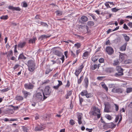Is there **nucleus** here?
Masks as SVG:
<instances>
[{"label":"nucleus","instance_id":"obj_14","mask_svg":"<svg viewBox=\"0 0 132 132\" xmlns=\"http://www.w3.org/2000/svg\"><path fill=\"white\" fill-rule=\"evenodd\" d=\"M22 93L24 95V98H27L28 95H30L31 94L29 92L25 91H22Z\"/></svg>","mask_w":132,"mask_h":132},{"label":"nucleus","instance_id":"obj_41","mask_svg":"<svg viewBox=\"0 0 132 132\" xmlns=\"http://www.w3.org/2000/svg\"><path fill=\"white\" fill-rule=\"evenodd\" d=\"M81 44L80 43H77L74 44V46L76 47L77 49H78L80 47Z\"/></svg>","mask_w":132,"mask_h":132},{"label":"nucleus","instance_id":"obj_43","mask_svg":"<svg viewBox=\"0 0 132 132\" xmlns=\"http://www.w3.org/2000/svg\"><path fill=\"white\" fill-rule=\"evenodd\" d=\"M13 54V52L12 51V50H10L9 52L7 55L8 57H10L12 56Z\"/></svg>","mask_w":132,"mask_h":132},{"label":"nucleus","instance_id":"obj_30","mask_svg":"<svg viewBox=\"0 0 132 132\" xmlns=\"http://www.w3.org/2000/svg\"><path fill=\"white\" fill-rule=\"evenodd\" d=\"M116 69L117 71L118 72H123V69L120 66H117Z\"/></svg>","mask_w":132,"mask_h":132},{"label":"nucleus","instance_id":"obj_55","mask_svg":"<svg viewBox=\"0 0 132 132\" xmlns=\"http://www.w3.org/2000/svg\"><path fill=\"white\" fill-rule=\"evenodd\" d=\"M70 85V83L69 80L67 81V84L65 85V87H69Z\"/></svg>","mask_w":132,"mask_h":132},{"label":"nucleus","instance_id":"obj_1","mask_svg":"<svg viewBox=\"0 0 132 132\" xmlns=\"http://www.w3.org/2000/svg\"><path fill=\"white\" fill-rule=\"evenodd\" d=\"M43 90L38 88L36 93L33 96V97L38 102L42 101L43 98Z\"/></svg>","mask_w":132,"mask_h":132},{"label":"nucleus","instance_id":"obj_31","mask_svg":"<svg viewBox=\"0 0 132 132\" xmlns=\"http://www.w3.org/2000/svg\"><path fill=\"white\" fill-rule=\"evenodd\" d=\"M94 22L93 21H88L87 22V25L89 27H92L94 26Z\"/></svg>","mask_w":132,"mask_h":132},{"label":"nucleus","instance_id":"obj_64","mask_svg":"<svg viewBox=\"0 0 132 132\" xmlns=\"http://www.w3.org/2000/svg\"><path fill=\"white\" fill-rule=\"evenodd\" d=\"M127 25L129 26L130 28H132V22H130L128 23L127 24Z\"/></svg>","mask_w":132,"mask_h":132},{"label":"nucleus","instance_id":"obj_42","mask_svg":"<svg viewBox=\"0 0 132 132\" xmlns=\"http://www.w3.org/2000/svg\"><path fill=\"white\" fill-rule=\"evenodd\" d=\"M98 59V56H95L92 57V61L94 62H95Z\"/></svg>","mask_w":132,"mask_h":132},{"label":"nucleus","instance_id":"obj_23","mask_svg":"<svg viewBox=\"0 0 132 132\" xmlns=\"http://www.w3.org/2000/svg\"><path fill=\"white\" fill-rule=\"evenodd\" d=\"M125 58L124 54H120L119 55V60L120 62H122L124 60Z\"/></svg>","mask_w":132,"mask_h":132},{"label":"nucleus","instance_id":"obj_17","mask_svg":"<svg viewBox=\"0 0 132 132\" xmlns=\"http://www.w3.org/2000/svg\"><path fill=\"white\" fill-rule=\"evenodd\" d=\"M26 59V57L24 55L23 53H22L20 54L18 57V60H19L20 59H23L24 60Z\"/></svg>","mask_w":132,"mask_h":132},{"label":"nucleus","instance_id":"obj_36","mask_svg":"<svg viewBox=\"0 0 132 132\" xmlns=\"http://www.w3.org/2000/svg\"><path fill=\"white\" fill-rule=\"evenodd\" d=\"M79 97V104L80 105L82 106V102L84 100L83 98L81 97L80 96V95H78Z\"/></svg>","mask_w":132,"mask_h":132},{"label":"nucleus","instance_id":"obj_44","mask_svg":"<svg viewBox=\"0 0 132 132\" xmlns=\"http://www.w3.org/2000/svg\"><path fill=\"white\" fill-rule=\"evenodd\" d=\"M21 65L19 64H16L13 67V69L14 70L16 71L17 70V69L20 67Z\"/></svg>","mask_w":132,"mask_h":132},{"label":"nucleus","instance_id":"obj_53","mask_svg":"<svg viewBox=\"0 0 132 132\" xmlns=\"http://www.w3.org/2000/svg\"><path fill=\"white\" fill-rule=\"evenodd\" d=\"M69 123L72 126L75 124V122L72 119H71L70 120Z\"/></svg>","mask_w":132,"mask_h":132},{"label":"nucleus","instance_id":"obj_56","mask_svg":"<svg viewBox=\"0 0 132 132\" xmlns=\"http://www.w3.org/2000/svg\"><path fill=\"white\" fill-rule=\"evenodd\" d=\"M114 105L115 106V110L116 111H118L119 110V106L116 104H114Z\"/></svg>","mask_w":132,"mask_h":132},{"label":"nucleus","instance_id":"obj_50","mask_svg":"<svg viewBox=\"0 0 132 132\" xmlns=\"http://www.w3.org/2000/svg\"><path fill=\"white\" fill-rule=\"evenodd\" d=\"M109 2H106L104 4L106 6V7L107 8H111V7L109 5Z\"/></svg>","mask_w":132,"mask_h":132},{"label":"nucleus","instance_id":"obj_21","mask_svg":"<svg viewBox=\"0 0 132 132\" xmlns=\"http://www.w3.org/2000/svg\"><path fill=\"white\" fill-rule=\"evenodd\" d=\"M88 52L87 51L85 52L84 53L83 55L82 56L83 59H87L88 57Z\"/></svg>","mask_w":132,"mask_h":132},{"label":"nucleus","instance_id":"obj_2","mask_svg":"<svg viewBox=\"0 0 132 132\" xmlns=\"http://www.w3.org/2000/svg\"><path fill=\"white\" fill-rule=\"evenodd\" d=\"M26 65L28 67V70L31 72H33L36 67L35 61L32 60H29L28 61Z\"/></svg>","mask_w":132,"mask_h":132},{"label":"nucleus","instance_id":"obj_13","mask_svg":"<svg viewBox=\"0 0 132 132\" xmlns=\"http://www.w3.org/2000/svg\"><path fill=\"white\" fill-rule=\"evenodd\" d=\"M84 81L85 84V87L86 88H87L89 84V80L87 77L86 76L85 77L84 80Z\"/></svg>","mask_w":132,"mask_h":132},{"label":"nucleus","instance_id":"obj_58","mask_svg":"<svg viewBox=\"0 0 132 132\" xmlns=\"http://www.w3.org/2000/svg\"><path fill=\"white\" fill-rule=\"evenodd\" d=\"M105 117L106 118L109 120H110L112 119L110 115H106Z\"/></svg>","mask_w":132,"mask_h":132},{"label":"nucleus","instance_id":"obj_24","mask_svg":"<svg viewBox=\"0 0 132 132\" xmlns=\"http://www.w3.org/2000/svg\"><path fill=\"white\" fill-rule=\"evenodd\" d=\"M120 62L119 59L115 60L113 61V65L114 66L119 65V64Z\"/></svg>","mask_w":132,"mask_h":132},{"label":"nucleus","instance_id":"obj_27","mask_svg":"<svg viewBox=\"0 0 132 132\" xmlns=\"http://www.w3.org/2000/svg\"><path fill=\"white\" fill-rule=\"evenodd\" d=\"M48 37V36L47 35H43L40 36L39 38V39L41 41L42 40L45 38H47Z\"/></svg>","mask_w":132,"mask_h":132},{"label":"nucleus","instance_id":"obj_45","mask_svg":"<svg viewBox=\"0 0 132 132\" xmlns=\"http://www.w3.org/2000/svg\"><path fill=\"white\" fill-rule=\"evenodd\" d=\"M108 86L109 88H114L115 87V85L114 84H110L108 85Z\"/></svg>","mask_w":132,"mask_h":132},{"label":"nucleus","instance_id":"obj_57","mask_svg":"<svg viewBox=\"0 0 132 132\" xmlns=\"http://www.w3.org/2000/svg\"><path fill=\"white\" fill-rule=\"evenodd\" d=\"M9 89L7 88L1 90V91L2 92H5L9 90Z\"/></svg>","mask_w":132,"mask_h":132},{"label":"nucleus","instance_id":"obj_8","mask_svg":"<svg viewBox=\"0 0 132 132\" xmlns=\"http://www.w3.org/2000/svg\"><path fill=\"white\" fill-rule=\"evenodd\" d=\"M8 9L13 11H20L21 9L19 7H14L12 6H10L8 7Z\"/></svg>","mask_w":132,"mask_h":132},{"label":"nucleus","instance_id":"obj_38","mask_svg":"<svg viewBox=\"0 0 132 132\" xmlns=\"http://www.w3.org/2000/svg\"><path fill=\"white\" fill-rule=\"evenodd\" d=\"M69 53H70L71 56L74 58L76 57L75 54L73 52V51L71 50L70 49L69 51Z\"/></svg>","mask_w":132,"mask_h":132},{"label":"nucleus","instance_id":"obj_49","mask_svg":"<svg viewBox=\"0 0 132 132\" xmlns=\"http://www.w3.org/2000/svg\"><path fill=\"white\" fill-rule=\"evenodd\" d=\"M132 92V88H128L126 89V92L127 93H130Z\"/></svg>","mask_w":132,"mask_h":132},{"label":"nucleus","instance_id":"obj_7","mask_svg":"<svg viewBox=\"0 0 132 132\" xmlns=\"http://www.w3.org/2000/svg\"><path fill=\"white\" fill-rule=\"evenodd\" d=\"M116 125H114L112 122L110 123H105V126L108 128H115Z\"/></svg>","mask_w":132,"mask_h":132},{"label":"nucleus","instance_id":"obj_28","mask_svg":"<svg viewBox=\"0 0 132 132\" xmlns=\"http://www.w3.org/2000/svg\"><path fill=\"white\" fill-rule=\"evenodd\" d=\"M122 36L124 38L125 40L127 42L129 40L130 38L126 34H123Z\"/></svg>","mask_w":132,"mask_h":132},{"label":"nucleus","instance_id":"obj_35","mask_svg":"<svg viewBox=\"0 0 132 132\" xmlns=\"http://www.w3.org/2000/svg\"><path fill=\"white\" fill-rule=\"evenodd\" d=\"M82 71L81 70H80L79 69H78V70H76V72L75 73V74L77 77H78L79 75Z\"/></svg>","mask_w":132,"mask_h":132},{"label":"nucleus","instance_id":"obj_5","mask_svg":"<svg viewBox=\"0 0 132 132\" xmlns=\"http://www.w3.org/2000/svg\"><path fill=\"white\" fill-rule=\"evenodd\" d=\"M32 83L29 82L25 84L24 86L26 90H30L32 89L34 87L35 82L32 81Z\"/></svg>","mask_w":132,"mask_h":132},{"label":"nucleus","instance_id":"obj_9","mask_svg":"<svg viewBox=\"0 0 132 132\" xmlns=\"http://www.w3.org/2000/svg\"><path fill=\"white\" fill-rule=\"evenodd\" d=\"M46 70L45 71V74L46 75L48 74L50 72L52 71L53 70V68L51 69L50 68V65H46Z\"/></svg>","mask_w":132,"mask_h":132},{"label":"nucleus","instance_id":"obj_6","mask_svg":"<svg viewBox=\"0 0 132 132\" xmlns=\"http://www.w3.org/2000/svg\"><path fill=\"white\" fill-rule=\"evenodd\" d=\"M105 51L108 54L110 55H112L114 52L113 49L110 46L107 47L106 48Z\"/></svg>","mask_w":132,"mask_h":132},{"label":"nucleus","instance_id":"obj_63","mask_svg":"<svg viewBox=\"0 0 132 132\" xmlns=\"http://www.w3.org/2000/svg\"><path fill=\"white\" fill-rule=\"evenodd\" d=\"M49 81V80H44V81L42 82V84H47L48 83Z\"/></svg>","mask_w":132,"mask_h":132},{"label":"nucleus","instance_id":"obj_46","mask_svg":"<svg viewBox=\"0 0 132 132\" xmlns=\"http://www.w3.org/2000/svg\"><path fill=\"white\" fill-rule=\"evenodd\" d=\"M83 76H82L80 77L79 79H78V84H80L82 80Z\"/></svg>","mask_w":132,"mask_h":132},{"label":"nucleus","instance_id":"obj_29","mask_svg":"<svg viewBox=\"0 0 132 132\" xmlns=\"http://www.w3.org/2000/svg\"><path fill=\"white\" fill-rule=\"evenodd\" d=\"M123 72H118L117 73H116L115 74V76L116 77H118L120 76L123 75Z\"/></svg>","mask_w":132,"mask_h":132},{"label":"nucleus","instance_id":"obj_32","mask_svg":"<svg viewBox=\"0 0 132 132\" xmlns=\"http://www.w3.org/2000/svg\"><path fill=\"white\" fill-rule=\"evenodd\" d=\"M123 91V89L121 88H117L116 93L121 94L122 93Z\"/></svg>","mask_w":132,"mask_h":132},{"label":"nucleus","instance_id":"obj_40","mask_svg":"<svg viewBox=\"0 0 132 132\" xmlns=\"http://www.w3.org/2000/svg\"><path fill=\"white\" fill-rule=\"evenodd\" d=\"M8 18V16L7 15H6L2 16L0 17V18L1 19L5 20L7 19Z\"/></svg>","mask_w":132,"mask_h":132},{"label":"nucleus","instance_id":"obj_10","mask_svg":"<svg viewBox=\"0 0 132 132\" xmlns=\"http://www.w3.org/2000/svg\"><path fill=\"white\" fill-rule=\"evenodd\" d=\"M26 42H20L18 44V47L20 48H23L26 45Z\"/></svg>","mask_w":132,"mask_h":132},{"label":"nucleus","instance_id":"obj_59","mask_svg":"<svg viewBox=\"0 0 132 132\" xmlns=\"http://www.w3.org/2000/svg\"><path fill=\"white\" fill-rule=\"evenodd\" d=\"M117 88H116L115 87L113 88L111 92L114 93H116Z\"/></svg>","mask_w":132,"mask_h":132},{"label":"nucleus","instance_id":"obj_22","mask_svg":"<svg viewBox=\"0 0 132 132\" xmlns=\"http://www.w3.org/2000/svg\"><path fill=\"white\" fill-rule=\"evenodd\" d=\"M55 13H56L57 16H60L62 15L63 11H62L58 10L55 11Z\"/></svg>","mask_w":132,"mask_h":132},{"label":"nucleus","instance_id":"obj_52","mask_svg":"<svg viewBox=\"0 0 132 132\" xmlns=\"http://www.w3.org/2000/svg\"><path fill=\"white\" fill-rule=\"evenodd\" d=\"M108 106H106L105 105V106L104 109V111L106 112H108V110L109 109V108H108Z\"/></svg>","mask_w":132,"mask_h":132},{"label":"nucleus","instance_id":"obj_54","mask_svg":"<svg viewBox=\"0 0 132 132\" xmlns=\"http://www.w3.org/2000/svg\"><path fill=\"white\" fill-rule=\"evenodd\" d=\"M120 114H119L116 117L115 119V122H118V120L119 119V117L120 116Z\"/></svg>","mask_w":132,"mask_h":132},{"label":"nucleus","instance_id":"obj_15","mask_svg":"<svg viewBox=\"0 0 132 132\" xmlns=\"http://www.w3.org/2000/svg\"><path fill=\"white\" fill-rule=\"evenodd\" d=\"M54 53L55 55L59 57L61 56H62V54L60 51L57 50H55Z\"/></svg>","mask_w":132,"mask_h":132},{"label":"nucleus","instance_id":"obj_25","mask_svg":"<svg viewBox=\"0 0 132 132\" xmlns=\"http://www.w3.org/2000/svg\"><path fill=\"white\" fill-rule=\"evenodd\" d=\"M39 26H42L44 27H46L47 28H48V25L46 23L42 21L40 22V25H39Z\"/></svg>","mask_w":132,"mask_h":132},{"label":"nucleus","instance_id":"obj_61","mask_svg":"<svg viewBox=\"0 0 132 132\" xmlns=\"http://www.w3.org/2000/svg\"><path fill=\"white\" fill-rule=\"evenodd\" d=\"M22 7H26L28 6V4L26 2H23V3Z\"/></svg>","mask_w":132,"mask_h":132},{"label":"nucleus","instance_id":"obj_19","mask_svg":"<svg viewBox=\"0 0 132 132\" xmlns=\"http://www.w3.org/2000/svg\"><path fill=\"white\" fill-rule=\"evenodd\" d=\"M21 105V104L17 106H14L12 105H11L9 106V108H12L14 110H17L20 107Z\"/></svg>","mask_w":132,"mask_h":132},{"label":"nucleus","instance_id":"obj_26","mask_svg":"<svg viewBox=\"0 0 132 132\" xmlns=\"http://www.w3.org/2000/svg\"><path fill=\"white\" fill-rule=\"evenodd\" d=\"M87 92H88L86 90H83L80 93V94L82 96H86Z\"/></svg>","mask_w":132,"mask_h":132},{"label":"nucleus","instance_id":"obj_48","mask_svg":"<svg viewBox=\"0 0 132 132\" xmlns=\"http://www.w3.org/2000/svg\"><path fill=\"white\" fill-rule=\"evenodd\" d=\"M123 28L124 29L126 30H130L129 29L128 27L126 24L125 23L124 24H123Z\"/></svg>","mask_w":132,"mask_h":132},{"label":"nucleus","instance_id":"obj_62","mask_svg":"<svg viewBox=\"0 0 132 132\" xmlns=\"http://www.w3.org/2000/svg\"><path fill=\"white\" fill-rule=\"evenodd\" d=\"M99 61L101 63H103L104 62V60L103 58H100L99 59Z\"/></svg>","mask_w":132,"mask_h":132},{"label":"nucleus","instance_id":"obj_4","mask_svg":"<svg viewBox=\"0 0 132 132\" xmlns=\"http://www.w3.org/2000/svg\"><path fill=\"white\" fill-rule=\"evenodd\" d=\"M92 114L94 116H97V119L100 118L101 115V114L100 113V110L95 106H94L93 108Z\"/></svg>","mask_w":132,"mask_h":132},{"label":"nucleus","instance_id":"obj_51","mask_svg":"<svg viewBox=\"0 0 132 132\" xmlns=\"http://www.w3.org/2000/svg\"><path fill=\"white\" fill-rule=\"evenodd\" d=\"M97 64H95L93 66L92 65L91 67V69L92 70H94L97 68Z\"/></svg>","mask_w":132,"mask_h":132},{"label":"nucleus","instance_id":"obj_33","mask_svg":"<svg viewBox=\"0 0 132 132\" xmlns=\"http://www.w3.org/2000/svg\"><path fill=\"white\" fill-rule=\"evenodd\" d=\"M93 96V94L92 93H87L86 95V97L87 98H91Z\"/></svg>","mask_w":132,"mask_h":132},{"label":"nucleus","instance_id":"obj_18","mask_svg":"<svg viewBox=\"0 0 132 132\" xmlns=\"http://www.w3.org/2000/svg\"><path fill=\"white\" fill-rule=\"evenodd\" d=\"M23 99V98L22 96L18 95L16 96L15 98V100H17L19 101H22Z\"/></svg>","mask_w":132,"mask_h":132},{"label":"nucleus","instance_id":"obj_20","mask_svg":"<svg viewBox=\"0 0 132 132\" xmlns=\"http://www.w3.org/2000/svg\"><path fill=\"white\" fill-rule=\"evenodd\" d=\"M101 84L102 87L104 89L106 92L108 91V88L107 87L106 85L103 82L101 83Z\"/></svg>","mask_w":132,"mask_h":132},{"label":"nucleus","instance_id":"obj_37","mask_svg":"<svg viewBox=\"0 0 132 132\" xmlns=\"http://www.w3.org/2000/svg\"><path fill=\"white\" fill-rule=\"evenodd\" d=\"M106 71L108 72L111 73L113 71V68H108L106 69Z\"/></svg>","mask_w":132,"mask_h":132},{"label":"nucleus","instance_id":"obj_11","mask_svg":"<svg viewBox=\"0 0 132 132\" xmlns=\"http://www.w3.org/2000/svg\"><path fill=\"white\" fill-rule=\"evenodd\" d=\"M81 19V21H80V22L81 23H83L85 22H86L88 20V18L86 16L83 15L82 16Z\"/></svg>","mask_w":132,"mask_h":132},{"label":"nucleus","instance_id":"obj_39","mask_svg":"<svg viewBox=\"0 0 132 132\" xmlns=\"http://www.w3.org/2000/svg\"><path fill=\"white\" fill-rule=\"evenodd\" d=\"M43 130V129H41V128H40L39 126L38 127V126H37L35 127V130L36 131H41Z\"/></svg>","mask_w":132,"mask_h":132},{"label":"nucleus","instance_id":"obj_34","mask_svg":"<svg viewBox=\"0 0 132 132\" xmlns=\"http://www.w3.org/2000/svg\"><path fill=\"white\" fill-rule=\"evenodd\" d=\"M88 14L89 15L91 16L93 20L95 21H96L97 20V19L96 18V16L94 15L93 14L91 13H88Z\"/></svg>","mask_w":132,"mask_h":132},{"label":"nucleus","instance_id":"obj_12","mask_svg":"<svg viewBox=\"0 0 132 132\" xmlns=\"http://www.w3.org/2000/svg\"><path fill=\"white\" fill-rule=\"evenodd\" d=\"M127 43L126 42L120 47V50L121 51H125L126 50V47L127 45Z\"/></svg>","mask_w":132,"mask_h":132},{"label":"nucleus","instance_id":"obj_3","mask_svg":"<svg viewBox=\"0 0 132 132\" xmlns=\"http://www.w3.org/2000/svg\"><path fill=\"white\" fill-rule=\"evenodd\" d=\"M51 92V90L50 87L48 86H46L43 90V100L46 99L50 95Z\"/></svg>","mask_w":132,"mask_h":132},{"label":"nucleus","instance_id":"obj_60","mask_svg":"<svg viewBox=\"0 0 132 132\" xmlns=\"http://www.w3.org/2000/svg\"><path fill=\"white\" fill-rule=\"evenodd\" d=\"M72 94V91L70 90L67 92V95L69 96L71 95Z\"/></svg>","mask_w":132,"mask_h":132},{"label":"nucleus","instance_id":"obj_47","mask_svg":"<svg viewBox=\"0 0 132 132\" xmlns=\"http://www.w3.org/2000/svg\"><path fill=\"white\" fill-rule=\"evenodd\" d=\"M120 10L119 9H117L116 7H114L112 8L111 9V11L112 12H117L118 11Z\"/></svg>","mask_w":132,"mask_h":132},{"label":"nucleus","instance_id":"obj_16","mask_svg":"<svg viewBox=\"0 0 132 132\" xmlns=\"http://www.w3.org/2000/svg\"><path fill=\"white\" fill-rule=\"evenodd\" d=\"M37 39V38L36 37H34L33 38L30 39L29 40L28 43L33 44L35 43Z\"/></svg>","mask_w":132,"mask_h":132}]
</instances>
